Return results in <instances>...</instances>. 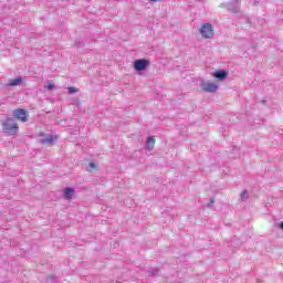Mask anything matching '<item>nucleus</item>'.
Returning a JSON list of instances; mask_svg holds the SVG:
<instances>
[{"label":"nucleus","mask_w":283,"mask_h":283,"mask_svg":"<svg viewBox=\"0 0 283 283\" xmlns=\"http://www.w3.org/2000/svg\"><path fill=\"white\" fill-rule=\"evenodd\" d=\"M2 132L9 134V136H14V134L19 132V126L17 125V122H14V118L9 117L2 123Z\"/></svg>","instance_id":"nucleus-1"},{"label":"nucleus","mask_w":283,"mask_h":283,"mask_svg":"<svg viewBox=\"0 0 283 283\" xmlns=\"http://www.w3.org/2000/svg\"><path fill=\"white\" fill-rule=\"evenodd\" d=\"M202 39H213V25L211 23H205L199 30Z\"/></svg>","instance_id":"nucleus-2"},{"label":"nucleus","mask_w":283,"mask_h":283,"mask_svg":"<svg viewBox=\"0 0 283 283\" xmlns=\"http://www.w3.org/2000/svg\"><path fill=\"white\" fill-rule=\"evenodd\" d=\"M149 60H145V59H139L136 60L134 62V70H136V72H145V70H147V67H149Z\"/></svg>","instance_id":"nucleus-3"},{"label":"nucleus","mask_w":283,"mask_h":283,"mask_svg":"<svg viewBox=\"0 0 283 283\" xmlns=\"http://www.w3.org/2000/svg\"><path fill=\"white\" fill-rule=\"evenodd\" d=\"M13 116L17 118V120H21L22 123H28V117L30 115L28 114V111L23 108H18L13 111Z\"/></svg>","instance_id":"nucleus-4"},{"label":"nucleus","mask_w":283,"mask_h":283,"mask_svg":"<svg viewBox=\"0 0 283 283\" xmlns=\"http://www.w3.org/2000/svg\"><path fill=\"white\" fill-rule=\"evenodd\" d=\"M201 90L208 94H214V92H218V85L211 82H202Z\"/></svg>","instance_id":"nucleus-5"},{"label":"nucleus","mask_w":283,"mask_h":283,"mask_svg":"<svg viewBox=\"0 0 283 283\" xmlns=\"http://www.w3.org/2000/svg\"><path fill=\"white\" fill-rule=\"evenodd\" d=\"M226 8L229 10V12H233L235 14L240 8V0H231L226 4Z\"/></svg>","instance_id":"nucleus-6"},{"label":"nucleus","mask_w":283,"mask_h":283,"mask_svg":"<svg viewBox=\"0 0 283 283\" xmlns=\"http://www.w3.org/2000/svg\"><path fill=\"white\" fill-rule=\"evenodd\" d=\"M212 76L214 78H218V81H224V78H227V76H229V72H227L226 70H219V71L214 72L212 74Z\"/></svg>","instance_id":"nucleus-7"},{"label":"nucleus","mask_w":283,"mask_h":283,"mask_svg":"<svg viewBox=\"0 0 283 283\" xmlns=\"http://www.w3.org/2000/svg\"><path fill=\"white\" fill-rule=\"evenodd\" d=\"M21 83H23V77L18 76L15 78H11L8 81V87H17L19 85H21Z\"/></svg>","instance_id":"nucleus-8"},{"label":"nucleus","mask_w":283,"mask_h":283,"mask_svg":"<svg viewBox=\"0 0 283 283\" xmlns=\"http://www.w3.org/2000/svg\"><path fill=\"white\" fill-rule=\"evenodd\" d=\"M56 137L54 135H48L40 139L41 145H53Z\"/></svg>","instance_id":"nucleus-9"},{"label":"nucleus","mask_w":283,"mask_h":283,"mask_svg":"<svg viewBox=\"0 0 283 283\" xmlns=\"http://www.w3.org/2000/svg\"><path fill=\"white\" fill-rule=\"evenodd\" d=\"M154 145H156V139H154V137H148L146 140V149L147 151H151L154 150Z\"/></svg>","instance_id":"nucleus-10"},{"label":"nucleus","mask_w":283,"mask_h":283,"mask_svg":"<svg viewBox=\"0 0 283 283\" xmlns=\"http://www.w3.org/2000/svg\"><path fill=\"white\" fill-rule=\"evenodd\" d=\"M73 193H74V188H65L64 190L65 200H72Z\"/></svg>","instance_id":"nucleus-11"},{"label":"nucleus","mask_w":283,"mask_h":283,"mask_svg":"<svg viewBox=\"0 0 283 283\" xmlns=\"http://www.w3.org/2000/svg\"><path fill=\"white\" fill-rule=\"evenodd\" d=\"M148 275L151 276V277H156V275H160V270H158V269H150L148 271Z\"/></svg>","instance_id":"nucleus-12"},{"label":"nucleus","mask_w":283,"mask_h":283,"mask_svg":"<svg viewBox=\"0 0 283 283\" xmlns=\"http://www.w3.org/2000/svg\"><path fill=\"white\" fill-rule=\"evenodd\" d=\"M45 88L49 90V92H52V90H56V85H54V83L48 82Z\"/></svg>","instance_id":"nucleus-13"},{"label":"nucleus","mask_w":283,"mask_h":283,"mask_svg":"<svg viewBox=\"0 0 283 283\" xmlns=\"http://www.w3.org/2000/svg\"><path fill=\"white\" fill-rule=\"evenodd\" d=\"M247 198H249V191L248 190H243L241 192V200H247Z\"/></svg>","instance_id":"nucleus-14"},{"label":"nucleus","mask_w":283,"mask_h":283,"mask_svg":"<svg viewBox=\"0 0 283 283\" xmlns=\"http://www.w3.org/2000/svg\"><path fill=\"white\" fill-rule=\"evenodd\" d=\"M67 90H69V94H76V92H78V88L74 86H70Z\"/></svg>","instance_id":"nucleus-15"},{"label":"nucleus","mask_w":283,"mask_h":283,"mask_svg":"<svg viewBox=\"0 0 283 283\" xmlns=\"http://www.w3.org/2000/svg\"><path fill=\"white\" fill-rule=\"evenodd\" d=\"M213 205H216V200L211 198L210 201L208 202V207H213Z\"/></svg>","instance_id":"nucleus-16"},{"label":"nucleus","mask_w":283,"mask_h":283,"mask_svg":"<svg viewBox=\"0 0 283 283\" xmlns=\"http://www.w3.org/2000/svg\"><path fill=\"white\" fill-rule=\"evenodd\" d=\"M88 167H91V169H96V164L94 161L88 164Z\"/></svg>","instance_id":"nucleus-17"},{"label":"nucleus","mask_w":283,"mask_h":283,"mask_svg":"<svg viewBox=\"0 0 283 283\" xmlns=\"http://www.w3.org/2000/svg\"><path fill=\"white\" fill-rule=\"evenodd\" d=\"M158 1H161V0H149V3H158Z\"/></svg>","instance_id":"nucleus-18"},{"label":"nucleus","mask_w":283,"mask_h":283,"mask_svg":"<svg viewBox=\"0 0 283 283\" xmlns=\"http://www.w3.org/2000/svg\"><path fill=\"white\" fill-rule=\"evenodd\" d=\"M48 280L54 281L55 277H54V275H50V276L48 277Z\"/></svg>","instance_id":"nucleus-19"},{"label":"nucleus","mask_w":283,"mask_h":283,"mask_svg":"<svg viewBox=\"0 0 283 283\" xmlns=\"http://www.w3.org/2000/svg\"><path fill=\"white\" fill-rule=\"evenodd\" d=\"M279 229H282L283 231V221L280 223Z\"/></svg>","instance_id":"nucleus-20"}]
</instances>
